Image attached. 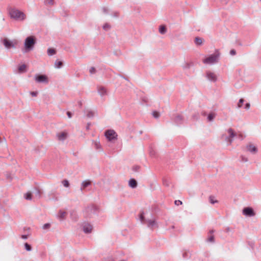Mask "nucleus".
<instances>
[{"instance_id":"ddd939ff","label":"nucleus","mask_w":261,"mask_h":261,"mask_svg":"<svg viewBox=\"0 0 261 261\" xmlns=\"http://www.w3.org/2000/svg\"><path fill=\"white\" fill-rule=\"evenodd\" d=\"M83 229L84 232L89 233L91 232L92 230V226L91 224L88 223H84L83 224Z\"/></svg>"},{"instance_id":"393cba45","label":"nucleus","mask_w":261,"mask_h":261,"mask_svg":"<svg viewBox=\"0 0 261 261\" xmlns=\"http://www.w3.org/2000/svg\"><path fill=\"white\" fill-rule=\"evenodd\" d=\"M47 54L49 56L54 55L56 53V51L55 49H54L53 48H49L47 49Z\"/></svg>"},{"instance_id":"a878e982","label":"nucleus","mask_w":261,"mask_h":261,"mask_svg":"<svg viewBox=\"0 0 261 261\" xmlns=\"http://www.w3.org/2000/svg\"><path fill=\"white\" fill-rule=\"evenodd\" d=\"M195 43L197 45H200L203 43V40L201 38L196 37L195 39Z\"/></svg>"},{"instance_id":"f8f14e48","label":"nucleus","mask_w":261,"mask_h":261,"mask_svg":"<svg viewBox=\"0 0 261 261\" xmlns=\"http://www.w3.org/2000/svg\"><path fill=\"white\" fill-rule=\"evenodd\" d=\"M246 150L252 154L256 153L258 151L257 147L251 143L246 145Z\"/></svg>"},{"instance_id":"f704fd0d","label":"nucleus","mask_w":261,"mask_h":261,"mask_svg":"<svg viewBox=\"0 0 261 261\" xmlns=\"http://www.w3.org/2000/svg\"><path fill=\"white\" fill-rule=\"evenodd\" d=\"M152 115L154 118H158L160 117V114L159 112L154 111V112H153Z\"/></svg>"},{"instance_id":"ea45409f","label":"nucleus","mask_w":261,"mask_h":261,"mask_svg":"<svg viewBox=\"0 0 261 261\" xmlns=\"http://www.w3.org/2000/svg\"><path fill=\"white\" fill-rule=\"evenodd\" d=\"M50 226V224L48 223H46L43 226V229H47Z\"/></svg>"},{"instance_id":"49530a36","label":"nucleus","mask_w":261,"mask_h":261,"mask_svg":"<svg viewBox=\"0 0 261 261\" xmlns=\"http://www.w3.org/2000/svg\"><path fill=\"white\" fill-rule=\"evenodd\" d=\"M22 238H23V239H27V236L23 235L22 236Z\"/></svg>"},{"instance_id":"473e14b6","label":"nucleus","mask_w":261,"mask_h":261,"mask_svg":"<svg viewBox=\"0 0 261 261\" xmlns=\"http://www.w3.org/2000/svg\"><path fill=\"white\" fill-rule=\"evenodd\" d=\"M44 4L45 5H52L54 4V0H45Z\"/></svg>"},{"instance_id":"f3484780","label":"nucleus","mask_w":261,"mask_h":261,"mask_svg":"<svg viewBox=\"0 0 261 261\" xmlns=\"http://www.w3.org/2000/svg\"><path fill=\"white\" fill-rule=\"evenodd\" d=\"M128 185L132 188H135L137 186V182L134 179H131L129 180Z\"/></svg>"},{"instance_id":"b1692460","label":"nucleus","mask_w":261,"mask_h":261,"mask_svg":"<svg viewBox=\"0 0 261 261\" xmlns=\"http://www.w3.org/2000/svg\"><path fill=\"white\" fill-rule=\"evenodd\" d=\"M24 197L25 199L31 200L32 199V195L30 192H28L24 194Z\"/></svg>"},{"instance_id":"dca6fc26","label":"nucleus","mask_w":261,"mask_h":261,"mask_svg":"<svg viewBox=\"0 0 261 261\" xmlns=\"http://www.w3.org/2000/svg\"><path fill=\"white\" fill-rule=\"evenodd\" d=\"M194 66V63L193 62L189 61L185 62L182 66V67L184 69H189L191 67Z\"/></svg>"},{"instance_id":"9d476101","label":"nucleus","mask_w":261,"mask_h":261,"mask_svg":"<svg viewBox=\"0 0 261 261\" xmlns=\"http://www.w3.org/2000/svg\"><path fill=\"white\" fill-rule=\"evenodd\" d=\"M242 214L243 215L247 217H253L255 215L253 209L250 207H246L243 208L242 211Z\"/></svg>"},{"instance_id":"c9c22d12","label":"nucleus","mask_w":261,"mask_h":261,"mask_svg":"<svg viewBox=\"0 0 261 261\" xmlns=\"http://www.w3.org/2000/svg\"><path fill=\"white\" fill-rule=\"evenodd\" d=\"M89 72L91 74H94L96 72V69L94 67H92L90 68Z\"/></svg>"},{"instance_id":"4c0bfd02","label":"nucleus","mask_w":261,"mask_h":261,"mask_svg":"<svg viewBox=\"0 0 261 261\" xmlns=\"http://www.w3.org/2000/svg\"><path fill=\"white\" fill-rule=\"evenodd\" d=\"M30 94L34 97H36L38 95V92L37 91H33L30 92Z\"/></svg>"},{"instance_id":"4468645a","label":"nucleus","mask_w":261,"mask_h":261,"mask_svg":"<svg viewBox=\"0 0 261 261\" xmlns=\"http://www.w3.org/2000/svg\"><path fill=\"white\" fill-rule=\"evenodd\" d=\"M97 92L100 96H104L107 95V89L103 86H98L97 87Z\"/></svg>"},{"instance_id":"bb28decb","label":"nucleus","mask_w":261,"mask_h":261,"mask_svg":"<svg viewBox=\"0 0 261 261\" xmlns=\"http://www.w3.org/2000/svg\"><path fill=\"white\" fill-rule=\"evenodd\" d=\"M63 66V63L60 61H56L55 63V67L56 68H60Z\"/></svg>"},{"instance_id":"a19ab883","label":"nucleus","mask_w":261,"mask_h":261,"mask_svg":"<svg viewBox=\"0 0 261 261\" xmlns=\"http://www.w3.org/2000/svg\"><path fill=\"white\" fill-rule=\"evenodd\" d=\"M174 202L175 204L177 205L182 204V202L180 200H175Z\"/></svg>"},{"instance_id":"20e7f679","label":"nucleus","mask_w":261,"mask_h":261,"mask_svg":"<svg viewBox=\"0 0 261 261\" xmlns=\"http://www.w3.org/2000/svg\"><path fill=\"white\" fill-rule=\"evenodd\" d=\"M226 134L223 135L222 137L229 145H231L233 138L236 136V133L232 128H229L226 130Z\"/></svg>"},{"instance_id":"1a4fd4ad","label":"nucleus","mask_w":261,"mask_h":261,"mask_svg":"<svg viewBox=\"0 0 261 261\" xmlns=\"http://www.w3.org/2000/svg\"><path fill=\"white\" fill-rule=\"evenodd\" d=\"M17 42L15 40H10L7 38H5L3 40V44L5 47L7 49L15 47V46L17 44Z\"/></svg>"},{"instance_id":"6e6552de","label":"nucleus","mask_w":261,"mask_h":261,"mask_svg":"<svg viewBox=\"0 0 261 261\" xmlns=\"http://www.w3.org/2000/svg\"><path fill=\"white\" fill-rule=\"evenodd\" d=\"M34 79L35 82L38 83L47 84L48 83V78L46 75L36 74Z\"/></svg>"},{"instance_id":"c756f323","label":"nucleus","mask_w":261,"mask_h":261,"mask_svg":"<svg viewBox=\"0 0 261 261\" xmlns=\"http://www.w3.org/2000/svg\"><path fill=\"white\" fill-rule=\"evenodd\" d=\"M140 220L142 223H146V220H145L144 217V213H142L140 215Z\"/></svg>"},{"instance_id":"412c9836","label":"nucleus","mask_w":261,"mask_h":261,"mask_svg":"<svg viewBox=\"0 0 261 261\" xmlns=\"http://www.w3.org/2000/svg\"><path fill=\"white\" fill-rule=\"evenodd\" d=\"M159 31L160 34L163 35L167 32V29L164 25H161L159 27Z\"/></svg>"},{"instance_id":"c03bdc74","label":"nucleus","mask_w":261,"mask_h":261,"mask_svg":"<svg viewBox=\"0 0 261 261\" xmlns=\"http://www.w3.org/2000/svg\"><path fill=\"white\" fill-rule=\"evenodd\" d=\"M250 107V103H247L245 105V109H246V110H248V109H249Z\"/></svg>"},{"instance_id":"58836bf2","label":"nucleus","mask_w":261,"mask_h":261,"mask_svg":"<svg viewBox=\"0 0 261 261\" xmlns=\"http://www.w3.org/2000/svg\"><path fill=\"white\" fill-rule=\"evenodd\" d=\"M208 241L210 242H214V236H210L208 239H207Z\"/></svg>"},{"instance_id":"7c9ffc66","label":"nucleus","mask_w":261,"mask_h":261,"mask_svg":"<svg viewBox=\"0 0 261 261\" xmlns=\"http://www.w3.org/2000/svg\"><path fill=\"white\" fill-rule=\"evenodd\" d=\"M182 117L181 116H177L176 118H175V121L176 122V123H180L182 121Z\"/></svg>"},{"instance_id":"f03ea898","label":"nucleus","mask_w":261,"mask_h":261,"mask_svg":"<svg viewBox=\"0 0 261 261\" xmlns=\"http://www.w3.org/2000/svg\"><path fill=\"white\" fill-rule=\"evenodd\" d=\"M220 54L218 50H216L214 54L206 57L203 60V62L205 64L212 65L217 63L219 60Z\"/></svg>"},{"instance_id":"2f4dec72","label":"nucleus","mask_w":261,"mask_h":261,"mask_svg":"<svg viewBox=\"0 0 261 261\" xmlns=\"http://www.w3.org/2000/svg\"><path fill=\"white\" fill-rule=\"evenodd\" d=\"M62 182L65 187L68 188L69 186V181L66 179L63 180Z\"/></svg>"},{"instance_id":"c85d7f7f","label":"nucleus","mask_w":261,"mask_h":261,"mask_svg":"<svg viewBox=\"0 0 261 261\" xmlns=\"http://www.w3.org/2000/svg\"><path fill=\"white\" fill-rule=\"evenodd\" d=\"M244 102V99L243 98H241L238 103V105H237L238 108H241L242 107V105H243Z\"/></svg>"},{"instance_id":"72a5a7b5","label":"nucleus","mask_w":261,"mask_h":261,"mask_svg":"<svg viewBox=\"0 0 261 261\" xmlns=\"http://www.w3.org/2000/svg\"><path fill=\"white\" fill-rule=\"evenodd\" d=\"M24 247H25V249L27 250V251H31L32 250V248L31 247V246L28 244V243H25L24 244Z\"/></svg>"},{"instance_id":"7ed1b4c3","label":"nucleus","mask_w":261,"mask_h":261,"mask_svg":"<svg viewBox=\"0 0 261 261\" xmlns=\"http://www.w3.org/2000/svg\"><path fill=\"white\" fill-rule=\"evenodd\" d=\"M35 44V38L33 36L28 37L24 41V52L27 53L32 50Z\"/></svg>"},{"instance_id":"79ce46f5","label":"nucleus","mask_w":261,"mask_h":261,"mask_svg":"<svg viewBox=\"0 0 261 261\" xmlns=\"http://www.w3.org/2000/svg\"><path fill=\"white\" fill-rule=\"evenodd\" d=\"M230 54L231 55V56H234L236 54V51L234 49H231L230 51Z\"/></svg>"},{"instance_id":"39448f33","label":"nucleus","mask_w":261,"mask_h":261,"mask_svg":"<svg viewBox=\"0 0 261 261\" xmlns=\"http://www.w3.org/2000/svg\"><path fill=\"white\" fill-rule=\"evenodd\" d=\"M105 135L107 139L110 142H114L117 139V134L113 129H109L105 132Z\"/></svg>"},{"instance_id":"0eeeda50","label":"nucleus","mask_w":261,"mask_h":261,"mask_svg":"<svg viewBox=\"0 0 261 261\" xmlns=\"http://www.w3.org/2000/svg\"><path fill=\"white\" fill-rule=\"evenodd\" d=\"M205 77L208 81L212 83H215L218 80L217 74L210 70L205 72Z\"/></svg>"},{"instance_id":"6ab92c4d","label":"nucleus","mask_w":261,"mask_h":261,"mask_svg":"<svg viewBox=\"0 0 261 261\" xmlns=\"http://www.w3.org/2000/svg\"><path fill=\"white\" fill-rule=\"evenodd\" d=\"M66 215V213L64 211H60L58 214L57 217L60 219H65Z\"/></svg>"},{"instance_id":"4be33fe9","label":"nucleus","mask_w":261,"mask_h":261,"mask_svg":"<svg viewBox=\"0 0 261 261\" xmlns=\"http://www.w3.org/2000/svg\"><path fill=\"white\" fill-rule=\"evenodd\" d=\"M216 117V114L214 113H210L208 115L207 119L208 121H212Z\"/></svg>"},{"instance_id":"423d86ee","label":"nucleus","mask_w":261,"mask_h":261,"mask_svg":"<svg viewBox=\"0 0 261 261\" xmlns=\"http://www.w3.org/2000/svg\"><path fill=\"white\" fill-rule=\"evenodd\" d=\"M69 137V133L66 130L60 131L56 135L57 140L60 142H64Z\"/></svg>"},{"instance_id":"de8ad7c7","label":"nucleus","mask_w":261,"mask_h":261,"mask_svg":"<svg viewBox=\"0 0 261 261\" xmlns=\"http://www.w3.org/2000/svg\"><path fill=\"white\" fill-rule=\"evenodd\" d=\"M91 208H90V207H88V208H87V212H89V211H91Z\"/></svg>"},{"instance_id":"aec40b11","label":"nucleus","mask_w":261,"mask_h":261,"mask_svg":"<svg viewBox=\"0 0 261 261\" xmlns=\"http://www.w3.org/2000/svg\"><path fill=\"white\" fill-rule=\"evenodd\" d=\"M102 29L105 31H109L111 28V25L109 23H105L102 25Z\"/></svg>"},{"instance_id":"2eb2a0df","label":"nucleus","mask_w":261,"mask_h":261,"mask_svg":"<svg viewBox=\"0 0 261 261\" xmlns=\"http://www.w3.org/2000/svg\"><path fill=\"white\" fill-rule=\"evenodd\" d=\"M93 144L94 146V148L99 151H102V146L100 143L99 141L98 140H95L93 141Z\"/></svg>"},{"instance_id":"37998d69","label":"nucleus","mask_w":261,"mask_h":261,"mask_svg":"<svg viewBox=\"0 0 261 261\" xmlns=\"http://www.w3.org/2000/svg\"><path fill=\"white\" fill-rule=\"evenodd\" d=\"M220 2L224 4H227L229 2V1L230 0H220Z\"/></svg>"},{"instance_id":"a18cd8bd","label":"nucleus","mask_w":261,"mask_h":261,"mask_svg":"<svg viewBox=\"0 0 261 261\" xmlns=\"http://www.w3.org/2000/svg\"><path fill=\"white\" fill-rule=\"evenodd\" d=\"M67 116H68V118H71V117H72V114H71V113L70 112H68L67 113Z\"/></svg>"},{"instance_id":"5701e85b","label":"nucleus","mask_w":261,"mask_h":261,"mask_svg":"<svg viewBox=\"0 0 261 261\" xmlns=\"http://www.w3.org/2000/svg\"><path fill=\"white\" fill-rule=\"evenodd\" d=\"M26 65L22 64L18 67V71L19 72H24L26 71Z\"/></svg>"},{"instance_id":"e433bc0d","label":"nucleus","mask_w":261,"mask_h":261,"mask_svg":"<svg viewBox=\"0 0 261 261\" xmlns=\"http://www.w3.org/2000/svg\"><path fill=\"white\" fill-rule=\"evenodd\" d=\"M101 11L103 13L107 14L109 12V10L108 8L103 7L101 9Z\"/></svg>"},{"instance_id":"cd10ccee","label":"nucleus","mask_w":261,"mask_h":261,"mask_svg":"<svg viewBox=\"0 0 261 261\" xmlns=\"http://www.w3.org/2000/svg\"><path fill=\"white\" fill-rule=\"evenodd\" d=\"M208 199H209L210 202L212 204H215V203H218V200H217L215 199V197L214 196H210L208 197Z\"/></svg>"},{"instance_id":"f257e3e1","label":"nucleus","mask_w":261,"mask_h":261,"mask_svg":"<svg viewBox=\"0 0 261 261\" xmlns=\"http://www.w3.org/2000/svg\"><path fill=\"white\" fill-rule=\"evenodd\" d=\"M9 14L11 18L19 21H22L27 18L26 15L23 12L16 8L10 9Z\"/></svg>"},{"instance_id":"a211bd4d","label":"nucleus","mask_w":261,"mask_h":261,"mask_svg":"<svg viewBox=\"0 0 261 261\" xmlns=\"http://www.w3.org/2000/svg\"><path fill=\"white\" fill-rule=\"evenodd\" d=\"M91 182L89 180H84L82 182L81 189V190H83L84 189H85L86 187H88L89 185H90Z\"/></svg>"},{"instance_id":"9b49d317","label":"nucleus","mask_w":261,"mask_h":261,"mask_svg":"<svg viewBox=\"0 0 261 261\" xmlns=\"http://www.w3.org/2000/svg\"><path fill=\"white\" fill-rule=\"evenodd\" d=\"M145 223H146L147 226L151 229H154L158 227V223L154 219L146 220Z\"/></svg>"}]
</instances>
